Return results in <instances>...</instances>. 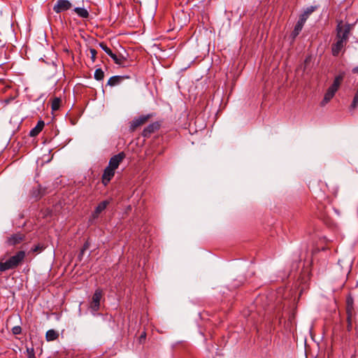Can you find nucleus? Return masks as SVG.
<instances>
[{
  "mask_svg": "<svg viewBox=\"0 0 358 358\" xmlns=\"http://www.w3.org/2000/svg\"><path fill=\"white\" fill-rule=\"evenodd\" d=\"M25 257V252L20 250L4 262L1 259L0 261V271L4 272L8 270L16 268L23 262Z\"/></svg>",
  "mask_w": 358,
  "mask_h": 358,
  "instance_id": "obj_2",
  "label": "nucleus"
},
{
  "mask_svg": "<svg viewBox=\"0 0 358 358\" xmlns=\"http://www.w3.org/2000/svg\"><path fill=\"white\" fill-rule=\"evenodd\" d=\"M108 203L109 202L108 201H103L99 203V205L96 206L94 211V217H97L106 208Z\"/></svg>",
  "mask_w": 358,
  "mask_h": 358,
  "instance_id": "obj_14",
  "label": "nucleus"
},
{
  "mask_svg": "<svg viewBox=\"0 0 358 358\" xmlns=\"http://www.w3.org/2000/svg\"><path fill=\"white\" fill-rule=\"evenodd\" d=\"M141 337L145 338V334H144L143 335H142V336H141Z\"/></svg>",
  "mask_w": 358,
  "mask_h": 358,
  "instance_id": "obj_34",
  "label": "nucleus"
},
{
  "mask_svg": "<svg viewBox=\"0 0 358 358\" xmlns=\"http://www.w3.org/2000/svg\"><path fill=\"white\" fill-rule=\"evenodd\" d=\"M71 6V3L68 0H58L53 7V10L56 13H60L69 10Z\"/></svg>",
  "mask_w": 358,
  "mask_h": 358,
  "instance_id": "obj_7",
  "label": "nucleus"
},
{
  "mask_svg": "<svg viewBox=\"0 0 358 358\" xmlns=\"http://www.w3.org/2000/svg\"><path fill=\"white\" fill-rule=\"evenodd\" d=\"M42 250H43V247L41 246L40 245H36L34 248H33L31 250L34 252H41Z\"/></svg>",
  "mask_w": 358,
  "mask_h": 358,
  "instance_id": "obj_28",
  "label": "nucleus"
},
{
  "mask_svg": "<svg viewBox=\"0 0 358 358\" xmlns=\"http://www.w3.org/2000/svg\"><path fill=\"white\" fill-rule=\"evenodd\" d=\"M102 291L99 289H96L94 293L90 303V308L93 312H97L100 307V301L102 297Z\"/></svg>",
  "mask_w": 358,
  "mask_h": 358,
  "instance_id": "obj_6",
  "label": "nucleus"
},
{
  "mask_svg": "<svg viewBox=\"0 0 358 358\" xmlns=\"http://www.w3.org/2000/svg\"><path fill=\"white\" fill-rule=\"evenodd\" d=\"M104 78V72L101 69H97L94 72V78L96 80H102Z\"/></svg>",
  "mask_w": 358,
  "mask_h": 358,
  "instance_id": "obj_20",
  "label": "nucleus"
},
{
  "mask_svg": "<svg viewBox=\"0 0 358 358\" xmlns=\"http://www.w3.org/2000/svg\"><path fill=\"white\" fill-rule=\"evenodd\" d=\"M124 79V77L120 76H112L108 80V85L110 87H114L119 85Z\"/></svg>",
  "mask_w": 358,
  "mask_h": 358,
  "instance_id": "obj_15",
  "label": "nucleus"
},
{
  "mask_svg": "<svg viewBox=\"0 0 358 358\" xmlns=\"http://www.w3.org/2000/svg\"><path fill=\"white\" fill-rule=\"evenodd\" d=\"M115 170L108 167V166L106 167V169L103 171V175H102V183L106 186L109 182L111 180V179L113 178L115 175Z\"/></svg>",
  "mask_w": 358,
  "mask_h": 358,
  "instance_id": "obj_10",
  "label": "nucleus"
},
{
  "mask_svg": "<svg viewBox=\"0 0 358 358\" xmlns=\"http://www.w3.org/2000/svg\"><path fill=\"white\" fill-rule=\"evenodd\" d=\"M21 331H22V329L20 326H15L12 329V332L15 335H18V334H21Z\"/></svg>",
  "mask_w": 358,
  "mask_h": 358,
  "instance_id": "obj_24",
  "label": "nucleus"
},
{
  "mask_svg": "<svg viewBox=\"0 0 358 358\" xmlns=\"http://www.w3.org/2000/svg\"><path fill=\"white\" fill-rule=\"evenodd\" d=\"M352 72L354 73H358V66L355 67L353 69H352Z\"/></svg>",
  "mask_w": 358,
  "mask_h": 358,
  "instance_id": "obj_33",
  "label": "nucleus"
},
{
  "mask_svg": "<svg viewBox=\"0 0 358 358\" xmlns=\"http://www.w3.org/2000/svg\"><path fill=\"white\" fill-rule=\"evenodd\" d=\"M345 77V72H341L338 76L334 78V82L331 87L338 90Z\"/></svg>",
  "mask_w": 358,
  "mask_h": 358,
  "instance_id": "obj_13",
  "label": "nucleus"
},
{
  "mask_svg": "<svg viewBox=\"0 0 358 358\" xmlns=\"http://www.w3.org/2000/svg\"><path fill=\"white\" fill-rule=\"evenodd\" d=\"M152 117V115H141L138 117L134 119L130 122L129 130L131 132L134 131L138 127L144 124L145 122L148 121V120Z\"/></svg>",
  "mask_w": 358,
  "mask_h": 358,
  "instance_id": "obj_5",
  "label": "nucleus"
},
{
  "mask_svg": "<svg viewBox=\"0 0 358 358\" xmlns=\"http://www.w3.org/2000/svg\"><path fill=\"white\" fill-rule=\"evenodd\" d=\"M44 125V122L43 120H39L36 127L31 129L29 136L31 137L38 136L39 133L43 130Z\"/></svg>",
  "mask_w": 358,
  "mask_h": 358,
  "instance_id": "obj_12",
  "label": "nucleus"
},
{
  "mask_svg": "<svg viewBox=\"0 0 358 358\" xmlns=\"http://www.w3.org/2000/svg\"><path fill=\"white\" fill-rule=\"evenodd\" d=\"M355 331H356V335L357 336H358V320L355 322Z\"/></svg>",
  "mask_w": 358,
  "mask_h": 358,
  "instance_id": "obj_32",
  "label": "nucleus"
},
{
  "mask_svg": "<svg viewBox=\"0 0 358 358\" xmlns=\"http://www.w3.org/2000/svg\"><path fill=\"white\" fill-rule=\"evenodd\" d=\"M100 48L109 56L112 55V50L104 43H99Z\"/></svg>",
  "mask_w": 358,
  "mask_h": 358,
  "instance_id": "obj_22",
  "label": "nucleus"
},
{
  "mask_svg": "<svg viewBox=\"0 0 358 358\" xmlns=\"http://www.w3.org/2000/svg\"><path fill=\"white\" fill-rule=\"evenodd\" d=\"M73 11L82 18H87L89 17V12L84 8L76 7Z\"/></svg>",
  "mask_w": 358,
  "mask_h": 358,
  "instance_id": "obj_17",
  "label": "nucleus"
},
{
  "mask_svg": "<svg viewBox=\"0 0 358 358\" xmlns=\"http://www.w3.org/2000/svg\"><path fill=\"white\" fill-rule=\"evenodd\" d=\"M159 128L160 124L158 122H152L144 128L142 132V136L145 138H148L152 134L157 131Z\"/></svg>",
  "mask_w": 358,
  "mask_h": 358,
  "instance_id": "obj_9",
  "label": "nucleus"
},
{
  "mask_svg": "<svg viewBox=\"0 0 358 358\" xmlns=\"http://www.w3.org/2000/svg\"><path fill=\"white\" fill-rule=\"evenodd\" d=\"M315 8H316L315 6H310L306 8L304 13H306L309 16L311 13H313L315 11Z\"/></svg>",
  "mask_w": 358,
  "mask_h": 358,
  "instance_id": "obj_27",
  "label": "nucleus"
},
{
  "mask_svg": "<svg viewBox=\"0 0 358 358\" xmlns=\"http://www.w3.org/2000/svg\"><path fill=\"white\" fill-rule=\"evenodd\" d=\"M61 99L59 98H55L51 104V108L52 110H57L59 108Z\"/></svg>",
  "mask_w": 358,
  "mask_h": 358,
  "instance_id": "obj_21",
  "label": "nucleus"
},
{
  "mask_svg": "<svg viewBox=\"0 0 358 358\" xmlns=\"http://www.w3.org/2000/svg\"><path fill=\"white\" fill-rule=\"evenodd\" d=\"M124 158L125 154L123 152H121L110 159L108 166L114 170H116Z\"/></svg>",
  "mask_w": 358,
  "mask_h": 358,
  "instance_id": "obj_8",
  "label": "nucleus"
},
{
  "mask_svg": "<svg viewBox=\"0 0 358 358\" xmlns=\"http://www.w3.org/2000/svg\"><path fill=\"white\" fill-rule=\"evenodd\" d=\"M352 29V24L344 23L342 20L338 22L336 36L331 46V53L334 57H337L341 51H345Z\"/></svg>",
  "mask_w": 358,
  "mask_h": 358,
  "instance_id": "obj_1",
  "label": "nucleus"
},
{
  "mask_svg": "<svg viewBox=\"0 0 358 358\" xmlns=\"http://www.w3.org/2000/svg\"><path fill=\"white\" fill-rule=\"evenodd\" d=\"M337 91L338 90L336 89L329 86L324 94V98L322 100L320 105L322 106L327 105L334 98Z\"/></svg>",
  "mask_w": 358,
  "mask_h": 358,
  "instance_id": "obj_11",
  "label": "nucleus"
},
{
  "mask_svg": "<svg viewBox=\"0 0 358 358\" xmlns=\"http://www.w3.org/2000/svg\"><path fill=\"white\" fill-rule=\"evenodd\" d=\"M28 358H36L33 348H27Z\"/></svg>",
  "mask_w": 358,
  "mask_h": 358,
  "instance_id": "obj_26",
  "label": "nucleus"
},
{
  "mask_svg": "<svg viewBox=\"0 0 358 358\" xmlns=\"http://www.w3.org/2000/svg\"><path fill=\"white\" fill-rule=\"evenodd\" d=\"M300 17L306 21L309 16L303 12V13H302Z\"/></svg>",
  "mask_w": 358,
  "mask_h": 358,
  "instance_id": "obj_29",
  "label": "nucleus"
},
{
  "mask_svg": "<svg viewBox=\"0 0 358 358\" xmlns=\"http://www.w3.org/2000/svg\"><path fill=\"white\" fill-rule=\"evenodd\" d=\"M352 297L348 296L346 299L347 330L348 331H351L352 329V322L355 315Z\"/></svg>",
  "mask_w": 358,
  "mask_h": 358,
  "instance_id": "obj_3",
  "label": "nucleus"
},
{
  "mask_svg": "<svg viewBox=\"0 0 358 358\" xmlns=\"http://www.w3.org/2000/svg\"><path fill=\"white\" fill-rule=\"evenodd\" d=\"M25 240V235L22 233H16L10 234L6 237L5 243L8 246H15L20 244Z\"/></svg>",
  "mask_w": 358,
  "mask_h": 358,
  "instance_id": "obj_4",
  "label": "nucleus"
},
{
  "mask_svg": "<svg viewBox=\"0 0 358 358\" xmlns=\"http://www.w3.org/2000/svg\"><path fill=\"white\" fill-rule=\"evenodd\" d=\"M90 54H91V59H92V62H94L95 59H96V57L97 52L94 48H90Z\"/></svg>",
  "mask_w": 358,
  "mask_h": 358,
  "instance_id": "obj_25",
  "label": "nucleus"
},
{
  "mask_svg": "<svg viewBox=\"0 0 358 358\" xmlns=\"http://www.w3.org/2000/svg\"><path fill=\"white\" fill-rule=\"evenodd\" d=\"M298 22V23H299V24H302V25H304V24H305V22H306V20H303L302 17H301L299 16V20H298V22Z\"/></svg>",
  "mask_w": 358,
  "mask_h": 358,
  "instance_id": "obj_30",
  "label": "nucleus"
},
{
  "mask_svg": "<svg viewBox=\"0 0 358 358\" xmlns=\"http://www.w3.org/2000/svg\"><path fill=\"white\" fill-rule=\"evenodd\" d=\"M59 338V333L54 329H50L46 332L45 338L47 341H53Z\"/></svg>",
  "mask_w": 358,
  "mask_h": 358,
  "instance_id": "obj_16",
  "label": "nucleus"
},
{
  "mask_svg": "<svg viewBox=\"0 0 358 358\" xmlns=\"http://www.w3.org/2000/svg\"><path fill=\"white\" fill-rule=\"evenodd\" d=\"M87 248H88V244H87V243H85V244H84V245H83V249H82V250H81V254H83V253L84 252V251H85V250H87Z\"/></svg>",
  "mask_w": 358,
  "mask_h": 358,
  "instance_id": "obj_31",
  "label": "nucleus"
},
{
  "mask_svg": "<svg viewBox=\"0 0 358 358\" xmlns=\"http://www.w3.org/2000/svg\"><path fill=\"white\" fill-rule=\"evenodd\" d=\"M303 25L296 22V24L294 27V29L292 31V34H291L292 37L293 38H295L299 34V33L301 32V31L303 29Z\"/></svg>",
  "mask_w": 358,
  "mask_h": 358,
  "instance_id": "obj_19",
  "label": "nucleus"
},
{
  "mask_svg": "<svg viewBox=\"0 0 358 358\" xmlns=\"http://www.w3.org/2000/svg\"><path fill=\"white\" fill-rule=\"evenodd\" d=\"M110 57L113 59L115 64L119 65H123L126 62V58L122 55H117L112 52V55Z\"/></svg>",
  "mask_w": 358,
  "mask_h": 358,
  "instance_id": "obj_18",
  "label": "nucleus"
},
{
  "mask_svg": "<svg viewBox=\"0 0 358 358\" xmlns=\"http://www.w3.org/2000/svg\"><path fill=\"white\" fill-rule=\"evenodd\" d=\"M358 105V92L357 91L356 94L354 96L352 103L351 104V108H355Z\"/></svg>",
  "mask_w": 358,
  "mask_h": 358,
  "instance_id": "obj_23",
  "label": "nucleus"
}]
</instances>
